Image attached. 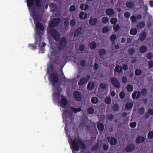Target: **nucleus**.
<instances>
[{
    "label": "nucleus",
    "mask_w": 153,
    "mask_h": 153,
    "mask_svg": "<svg viewBox=\"0 0 153 153\" xmlns=\"http://www.w3.org/2000/svg\"><path fill=\"white\" fill-rule=\"evenodd\" d=\"M108 19L107 17H103L102 19V22L104 24H106L108 21Z\"/></svg>",
    "instance_id": "a18cd8bd"
},
{
    "label": "nucleus",
    "mask_w": 153,
    "mask_h": 153,
    "mask_svg": "<svg viewBox=\"0 0 153 153\" xmlns=\"http://www.w3.org/2000/svg\"><path fill=\"white\" fill-rule=\"evenodd\" d=\"M80 65L82 67H85L86 65V61L84 60H81Z\"/></svg>",
    "instance_id": "e2e57ef3"
},
{
    "label": "nucleus",
    "mask_w": 153,
    "mask_h": 153,
    "mask_svg": "<svg viewBox=\"0 0 153 153\" xmlns=\"http://www.w3.org/2000/svg\"><path fill=\"white\" fill-rule=\"evenodd\" d=\"M71 111L75 113L79 112L81 111V108L80 107L76 108L74 107L73 106H71Z\"/></svg>",
    "instance_id": "5701e85b"
},
{
    "label": "nucleus",
    "mask_w": 153,
    "mask_h": 153,
    "mask_svg": "<svg viewBox=\"0 0 153 153\" xmlns=\"http://www.w3.org/2000/svg\"><path fill=\"white\" fill-rule=\"evenodd\" d=\"M142 95L143 96H145L146 95L147 93V91L145 88H143L142 89L141 91Z\"/></svg>",
    "instance_id": "09e8293b"
},
{
    "label": "nucleus",
    "mask_w": 153,
    "mask_h": 153,
    "mask_svg": "<svg viewBox=\"0 0 153 153\" xmlns=\"http://www.w3.org/2000/svg\"><path fill=\"white\" fill-rule=\"evenodd\" d=\"M148 137L149 139L153 138V131L149 132L148 134Z\"/></svg>",
    "instance_id": "603ef678"
},
{
    "label": "nucleus",
    "mask_w": 153,
    "mask_h": 153,
    "mask_svg": "<svg viewBox=\"0 0 153 153\" xmlns=\"http://www.w3.org/2000/svg\"><path fill=\"white\" fill-rule=\"evenodd\" d=\"M148 65L149 68H153V61L152 60L149 61L148 62Z\"/></svg>",
    "instance_id": "bf43d9fd"
},
{
    "label": "nucleus",
    "mask_w": 153,
    "mask_h": 153,
    "mask_svg": "<svg viewBox=\"0 0 153 153\" xmlns=\"http://www.w3.org/2000/svg\"><path fill=\"white\" fill-rule=\"evenodd\" d=\"M84 12H81L79 14V18L81 19H85L86 18L87 16V14L86 13H85L84 16V18H83V16L84 14Z\"/></svg>",
    "instance_id": "58836bf2"
},
{
    "label": "nucleus",
    "mask_w": 153,
    "mask_h": 153,
    "mask_svg": "<svg viewBox=\"0 0 153 153\" xmlns=\"http://www.w3.org/2000/svg\"><path fill=\"white\" fill-rule=\"evenodd\" d=\"M98 22V20L96 18H91L89 23L91 26H95Z\"/></svg>",
    "instance_id": "6ab92c4d"
},
{
    "label": "nucleus",
    "mask_w": 153,
    "mask_h": 153,
    "mask_svg": "<svg viewBox=\"0 0 153 153\" xmlns=\"http://www.w3.org/2000/svg\"><path fill=\"white\" fill-rule=\"evenodd\" d=\"M106 53V51L104 49H100L98 51L99 55L100 56L105 54Z\"/></svg>",
    "instance_id": "72a5a7b5"
},
{
    "label": "nucleus",
    "mask_w": 153,
    "mask_h": 153,
    "mask_svg": "<svg viewBox=\"0 0 153 153\" xmlns=\"http://www.w3.org/2000/svg\"><path fill=\"white\" fill-rule=\"evenodd\" d=\"M130 34L132 35H135L137 33V30L136 28H132L130 30Z\"/></svg>",
    "instance_id": "e433bc0d"
},
{
    "label": "nucleus",
    "mask_w": 153,
    "mask_h": 153,
    "mask_svg": "<svg viewBox=\"0 0 153 153\" xmlns=\"http://www.w3.org/2000/svg\"><path fill=\"white\" fill-rule=\"evenodd\" d=\"M55 90L53 93V97L58 100V103L61 106V110L62 111L63 123L65 124V131L67 136V99L63 95H61L62 89L59 86H55Z\"/></svg>",
    "instance_id": "f257e3e1"
},
{
    "label": "nucleus",
    "mask_w": 153,
    "mask_h": 153,
    "mask_svg": "<svg viewBox=\"0 0 153 153\" xmlns=\"http://www.w3.org/2000/svg\"><path fill=\"white\" fill-rule=\"evenodd\" d=\"M122 82L124 83H126L128 82V79L126 76H123L122 78Z\"/></svg>",
    "instance_id": "052dcab7"
},
{
    "label": "nucleus",
    "mask_w": 153,
    "mask_h": 153,
    "mask_svg": "<svg viewBox=\"0 0 153 153\" xmlns=\"http://www.w3.org/2000/svg\"><path fill=\"white\" fill-rule=\"evenodd\" d=\"M90 76L89 75H87L84 78H83L80 79L78 83V85L80 86L83 85L87 83L89 80Z\"/></svg>",
    "instance_id": "9d476101"
},
{
    "label": "nucleus",
    "mask_w": 153,
    "mask_h": 153,
    "mask_svg": "<svg viewBox=\"0 0 153 153\" xmlns=\"http://www.w3.org/2000/svg\"><path fill=\"white\" fill-rule=\"evenodd\" d=\"M133 106V103L132 102L127 103L125 105V108L126 110H128L131 109Z\"/></svg>",
    "instance_id": "bb28decb"
},
{
    "label": "nucleus",
    "mask_w": 153,
    "mask_h": 153,
    "mask_svg": "<svg viewBox=\"0 0 153 153\" xmlns=\"http://www.w3.org/2000/svg\"><path fill=\"white\" fill-rule=\"evenodd\" d=\"M135 145L134 144H131L127 145L125 149L127 152H129L133 151L135 149Z\"/></svg>",
    "instance_id": "4468645a"
},
{
    "label": "nucleus",
    "mask_w": 153,
    "mask_h": 153,
    "mask_svg": "<svg viewBox=\"0 0 153 153\" xmlns=\"http://www.w3.org/2000/svg\"><path fill=\"white\" fill-rule=\"evenodd\" d=\"M145 140V138L143 136H139L137 137L136 139V143L139 144L143 143Z\"/></svg>",
    "instance_id": "dca6fc26"
},
{
    "label": "nucleus",
    "mask_w": 153,
    "mask_h": 153,
    "mask_svg": "<svg viewBox=\"0 0 153 153\" xmlns=\"http://www.w3.org/2000/svg\"><path fill=\"white\" fill-rule=\"evenodd\" d=\"M97 128L99 131L101 132L103 131L104 129V126L101 123H98L97 124Z\"/></svg>",
    "instance_id": "b1692460"
},
{
    "label": "nucleus",
    "mask_w": 153,
    "mask_h": 153,
    "mask_svg": "<svg viewBox=\"0 0 153 153\" xmlns=\"http://www.w3.org/2000/svg\"><path fill=\"white\" fill-rule=\"evenodd\" d=\"M126 7L128 8H131L134 6L133 4L131 2H128L126 3Z\"/></svg>",
    "instance_id": "37998d69"
},
{
    "label": "nucleus",
    "mask_w": 153,
    "mask_h": 153,
    "mask_svg": "<svg viewBox=\"0 0 153 153\" xmlns=\"http://www.w3.org/2000/svg\"><path fill=\"white\" fill-rule=\"evenodd\" d=\"M120 29V27L118 24H117L116 25L114 26L113 27V30L116 32H117Z\"/></svg>",
    "instance_id": "c03bdc74"
},
{
    "label": "nucleus",
    "mask_w": 153,
    "mask_h": 153,
    "mask_svg": "<svg viewBox=\"0 0 153 153\" xmlns=\"http://www.w3.org/2000/svg\"><path fill=\"white\" fill-rule=\"evenodd\" d=\"M97 45L96 42H95L93 41L91 42L89 46L91 49H94L96 48Z\"/></svg>",
    "instance_id": "c85d7f7f"
},
{
    "label": "nucleus",
    "mask_w": 153,
    "mask_h": 153,
    "mask_svg": "<svg viewBox=\"0 0 153 153\" xmlns=\"http://www.w3.org/2000/svg\"><path fill=\"white\" fill-rule=\"evenodd\" d=\"M111 99L110 97H106L105 99V103L107 104H109L111 102Z\"/></svg>",
    "instance_id": "a19ab883"
},
{
    "label": "nucleus",
    "mask_w": 153,
    "mask_h": 153,
    "mask_svg": "<svg viewBox=\"0 0 153 153\" xmlns=\"http://www.w3.org/2000/svg\"><path fill=\"white\" fill-rule=\"evenodd\" d=\"M54 65L52 64H51V63H50V66L48 68V71H49V70L51 69L52 72L53 71V70L54 68Z\"/></svg>",
    "instance_id": "5fc2aeb1"
},
{
    "label": "nucleus",
    "mask_w": 153,
    "mask_h": 153,
    "mask_svg": "<svg viewBox=\"0 0 153 153\" xmlns=\"http://www.w3.org/2000/svg\"><path fill=\"white\" fill-rule=\"evenodd\" d=\"M99 147V144H98L97 145H95L93 146L91 148V149L92 150H97Z\"/></svg>",
    "instance_id": "0e129e2a"
},
{
    "label": "nucleus",
    "mask_w": 153,
    "mask_h": 153,
    "mask_svg": "<svg viewBox=\"0 0 153 153\" xmlns=\"http://www.w3.org/2000/svg\"><path fill=\"white\" fill-rule=\"evenodd\" d=\"M73 96L74 99L77 101H80L82 99V96L80 92L75 91L73 93Z\"/></svg>",
    "instance_id": "1a4fd4ad"
},
{
    "label": "nucleus",
    "mask_w": 153,
    "mask_h": 153,
    "mask_svg": "<svg viewBox=\"0 0 153 153\" xmlns=\"http://www.w3.org/2000/svg\"><path fill=\"white\" fill-rule=\"evenodd\" d=\"M35 3L37 7H40L41 6V0H35Z\"/></svg>",
    "instance_id": "8fccbe9b"
},
{
    "label": "nucleus",
    "mask_w": 153,
    "mask_h": 153,
    "mask_svg": "<svg viewBox=\"0 0 153 153\" xmlns=\"http://www.w3.org/2000/svg\"><path fill=\"white\" fill-rule=\"evenodd\" d=\"M115 72H116L118 73H120L122 72H123L122 67L118 65H116L115 67V69L114 71V73Z\"/></svg>",
    "instance_id": "4be33fe9"
},
{
    "label": "nucleus",
    "mask_w": 153,
    "mask_h": 153,
    "mask_svg": "<svg viewBox=\"0 0 153 153\" xmlns=\"http://www.w3.org/2000/svg\"><path fill=\"white\" fill-rule=\"evenodd\" d=\"M72 151H78L79 149V146L82 149H85L86 146L84 142L79 139H76L73 141L70 145Z\"/></svg>",
    "instance_id": "f03ea898"
},
{
    "label": "nucleus",
    "mask_w": 153,
    "mask_h": 153,
    "mask_svg": "<svg viewBox=\"0 0 153 153\" xmlns=\"http://www.w3.org/2000/svg\"><path fill=\"white\" fill-rule=\"evenodd\" d=\"M111 82L113 86L117 88H119L120 87V83L119 80L115 77H112L111 78Z\"/></svg>",
    "instance_id": "0eeeda50"
},
{
    "label": "nucleus",
    "mask_w": 153,
    "mask_h": 153,
    "mask_svg": "<svg viewBox=\"0 0 153 153\" xmlns=\"http://www.w3.org/2000/svg\"><path fill=\"white\" fill-rule=\"evenodd\" d=\"M51 36L54 39L58 41L60 37V35L57 30L55 29H51Z\"/></svg>",
    "instance_id": "423d86ee"
},
{
    "label": "nucleus",
    "mask_w": 153,
    "mask_h": 153,
    "mask_svg": "<svg viewBox=\"0 0 153 153\" xmlns=\"http://www.w3.org/2000/svg\"><path fill=\"white\" fill-rule=\"evenodd\" d=\"M34 0H27V6L28 7L32 6L33 5Z\"/></svg>",
    "instance_id": "473e14b6"
},
{
    "label": "nucleus",
    "mask_w": 153,
    "mask_h": 153,
    "mask_svg": "<svg viewBox=\"0 0 153 153\" xmlns=\"http://www.w3.org/2000/svg\"><path fill=\"white\" fill-rule=\"evenodd\" d=\"M130 126L132 128H135L137 125V123L136 122H131L130 123Z\"/></svg>",
    "instance_id": "13d9d810"
},
{
    "label": "nucleus",
    "mask_w": 153,
    "mask_h": 153,
    "mask_svg": "<svg viewBox=\"0 0 153 153\" xmlns=\"http://www.w3.org/2000/svg\"><path fill=\"white\" fill-rule=\"evenodd\" d=\"M105 13L108 16H113L115 14V11L112 9L111 8H107L106 10Z\"/></svg>",
    "instance_id": "f3484780"
},
{
    "label": "nucleus",
    "mask_w": 153,
    "mask_h": 153,
    "mask_svg": "<svg viewBox=\"0 0 153 153\" xmlns=\"http://www.w3.org/2000/svg\"><path fill=\"white\" fill-rule=\"evenodd\" d=\"M139 51L141 53H144L147 51V47L145 45H142L140 47Z\"/></svg>",
    "instance_id": "393cba45"
},
{
    "label": "nucleus",
    "mask_w": 153,
    "mask_h": 153,
    "mask_svg": "<svg viewBox=\"0 0 153 153\" xmlns=\"http://www.w3.org/2000/svg\"><path fill=\"white\" fill-rule=\"evenodd\" d=\"M122 68L124 71H126L128 69V66L127 64H124L123 65Z\"/></svg>",
    "instance_id": "4d7b16f0"
},
{
    "label": "nucleus",
    "mask_w": 153,
    "mask_h": 153,
    "mask_svg": "<svg viewBox=\"0 0 153 153\" xmlns=\"http://www.w3.org/2000/svg\"><path fill=\"white\" fill-rule=\"evenodd\" d=\"M119 108V105L117 104H114L112 107V109L114 111H118Z\"/></svg>",
    "instance_id": "f704fd0d"
},
{
    "label": "nucleus",
    "mask_w": 153,
    "mask_h": 153,
    "mask_svg": "<svg viewBox=\"0 0 153 153\" xmlns=\"http://www.w3.org/2000/svg\"><path fill=\"white\" fill-rule=\"evenodd\" d=\"M95 84L93 82H89L87 86V89L90 90L94 89V88Z\"/></svg>",
    "instance_id": "aec40b11"
},
{
    "label": "nucleus",
    "mask_w": 153,
    "mask_h": 153,
    "mask_svg": "<svg viewBox=\"0 0 153 153\" xmlns=\"http://www.w3.org/2000/svg\"><path fill=\"white\" fill-rule=\"evenodd\" d=\"M142 71L140 69H137L135 71V74L137 76H140L141 75Z\"/></svg>",
    "instance_id": "79ce46f5"
},
{
    "label": "nucleus",
    "mask_w": 153,
    "mask_h": 153,
    "mask_svg": "<svg viewBox=\"0 0 153 153\" xmlns=\"http://www.w3.org/2000/svg\"><path fill=\"white\" fill-rule=\"evenodd\" d=\"M131 22L133 23H136L137 22V18L135 16H131L130 17Z\"/></svg>",
    "instance_id": "4c0bfd02"
},
{
    "label": "nucleus",
    "mask_w": 153,
    "mask_h": 153,
    "mask_svg": "<svg viewBox=\"0 0 153 153\" xmlns=\"http://www.w3.org/2000/svg\"><path fill=\"white\" fill-rule=\"evenodd\" d=\"M94 111V109L92 107H90L87 109V112L90 114H93Z\"/></svg>",
    "instance_id": "7c9ffc66"
},
{
    "label": "nucleus",
    "mask_w": 153,
    "mask_h": 153,
    "mask_svg": "<svg viewBox=\"0 0 153 153\" xmlns=\"http://www.w3.org/2000/svg\"><path fill=\"white\" fill-rule=\"evenodd\" d=\"M59 51H53L51 52L50 54H48V56L49 57L51 61L53 63V64H59L57 63V61L58 59V57L59 56Z\"/></svg>",
    "instance_id": "7ed1b4c3"
},
{
    "label": "nucleus",
    "mask_w": 153,
    "mask_h": 153,
    "mask_svg": "<svg viewBox=\"0 0 153 153\" xmlns=\"http://www.w3.org/2000/svg\"><path fill=\"white\" fill-rule=\"evenodd\" d=\"M36 27L38 29L41 31H43L44 30V28L41 22H38L35 24Z\"/></svg>",
    "instance_id": "412c9836"
},
{
    "label": "nucleus",
    "mask_w": 153,
    "mask_h": 153,
    "mask_svg": "<svg viewBox=\"0 0 153 153\" xmlns=\"http://www.w3.org/2000/svg\"><path fill=\"white\" fill-rule=\"evenodd\" d=\"M127 90L128 92H131L133 91L134 88L133 86L131 84L127 85L126 87Z\"/></svg>",
    "instance_id": "c756f323"
},
{
    "label": "nucleus",
    "mask_w": 153,
    "mask_h": 153,
    "mask_svg": "<svg viewBox=\"0 0 153 153\" xmlns=\"http://www.w3.org/2000/svg\"><path fill=\"white\" fill-rule=\"evenodd\" d=\"M146 56L148 59L151 60L153 58V55L152 53L149 52L147 54Z\"/></svg>",
    "instance_id": "49530a36"
},
{
    "label": "nucleus",
    "mask_w": 153,
    "mask_h": 153,
    "mask_svg": "<svg viewBox=\"0 0 153 153\" xmlns=\"http://www.w3.org/2000/svg\"><path fill=\"white\" fill-rule=\"evenodd\" d=\"M85 48V46L83 45H82L79 46V49L80 51H83Z\"/></svg>",
    "instance_id": "69168bd1"
},
{
    "label": "nucleus",
    "mask_w": 153,
    "mask_h": 153,
    "mask_svg": "<svg viewBox=\"0 0 153 153\" xmlns=\"http://www.w3.org/2000/svg\"><path fill=\"white\" fill-rule=\"evenodd\" d=\"M145 109L143 107L140 108L139 109V113L141 114L142 115L144 114L145 112Z\"/></svg>",
    "instance_id": "3c124183"
},
{
    "label": "nucleus",
    "mask_w": 153,
    "mask_h": 153,
    "mask_svg": "<svg viewBox=\"0 0 153 153\" xmlns=\"http://www.w3.org/2000/svg\"><path fill=\"white\" fill-rule=\"evenodd\" d=\"M107 139L111 145H115L117 143V140L115 138L111 137V138L108 136L107 137Z\"/></svg>",
    "instance_id": "f8f14e48"
},
{
    "label": "nucleus",
    "mask_w": 153,
    "mask_h": 153,
    "mask_svg": "<svg viewBox=\"0 0 153 153\" xmlns=\"http://www.w3.org/2000/svg\"><path fill=\"white\" fill-rule=\"evenodd\" d=\"M37 35L36 37V44H38L42 39V33L39 30L37 31Z\"/></svg>",
    "instance_id": "2eb2a0df"
},
{
    "label": "nucleus",
    "mask_w": 153,
    "mask_h": 153,
    "mask_svg": "<svg viewBox=\"0 0 153 153\" xmlns=\"http://www.w3.org/2000/svg\"><path fill=\"white\" fill-rule=\"evenodd\" d=\"M109 28L106 26L103 27L102 30V32L104 33L107 32Z\"/></svg>",
    "instance_id": "6e6d98bb"
},
{
    "label": "nucleus",
    "mask_w": 153,
    "mask_h": 153,
    "mask_svg": "<svg viewBox=\"0 0 153 153\" xmlns=\"http://www.w3.org/2000/svg\"><path fill=\"white\" fill-rule=\"evenodd\" d=\"M141 94V92L135 91L132 93L131 95L132 98L134 100L138 99L140 97Z\"/></svg>",
    "instance_id": "ddd939ff"
},
{
    "label": "nucleus",
    "mask_w": 153,
    "mask_h": 153,
    "mask_svg": "<svg viewBox=\"0 0 153 153\" xmlns=\"http://www.w3.org/2000/svg\"><path fill=\"white\" fill-rule=\"evenodd\" d=\"M69 9L70 10L71 12L74 11L76 9L75 6L74 5L71 6Z\"/></svg>",
    "instance_id": "774afa93"
},
{
    "label": "nucleus",
    "mask_w": 153,
    "mask_h": 153,
    "mask_svg": "<svg viewBox=\"0 0 153 153\" xmlns=\"http://www.w3.org/2000/svg\"><path fill=\"white\" fill-rule=\"evenodd\" d=\"M135 50L133 47L129 48L128 50V52L129 54L133 55L135 52Z\"/></svg>",
    "instance_id": "ea45409f"
},
{
    "label": "nucleus",
    "mask_w": 153,
    "mask_h": 153,
    "mask_svg": "<svg viewBox=\"0 0 153 153\" xmlns=\"http://www.w3.org/2000/svg\"><path fill=\"white\" fill-rule=\"evenodd\" d=\"M31 15V16L34 21L35 24L39 22L40 21V18L37 13L36 12L33 11Z\"/></svg>",
    "instance_id": "9b49d317"
},
{
    "label": "nucleus",
    "mask_w": 153,
    "mask_h": 153,
    "mask_svg": "<svg viewBox=\"0 0 153 153\" xmlns=\"http://www.w3.org/2000/svg\"><path fill=\"white\" fill-rule=\"evenodd\" d=\"M118 20L117 18L113 17L111 18L110 22L113 25H115L117 22Z\"/></svg>",
    "instance_id": "2f4dec72"
},
{
    "label": "nucleus",
    "mask_w": 153,
    "mask_h": 153,
    "mask_svg": "<svg viewBox=\"0 0 153 153\" xmlns=\"http://www.w3.org/2000/svg\"><path fill=\"white\" fill-rule=\"evenodd\" d=\"M82 30V28L81 27H79L75 30L74 32V37H75L80 35L81 33V31Z\"/></svg>",
    "instance_id": "a211bd4d"
},
{
    "label": "nucleus",
    "mask_w": 153,
    "mask_h": 153,
    "mask_svg": "<svg viewBox=\"0 0 153 153\" xmlns=\"http://www.w3.org/2000/svg\"><path fill=\"white\" fill-rule=\"evenodd\" d=\"M61 21L59 18H55L53 19L49 23V26L50 28L55 27L58 25Z\"/></svg>",
    "instance_id": "6e6552de"
},
{
    "label": "nucleus",
    "mask_w": 153,
    "mask_h": 153,
    "mask_svg": "<svg viewBox=\"0 0 153 153\" xmlns=\"http://www.w3.org/2000/svg\"><path fill=\"white\" fill-rule=\"evenodd\" d=\"M145 23L143 22H140L138 23L137 25V27L138 29H141L145 27Z\"/></svg>",
    "instance_id": "a878e982"
},
{
    "label": "nucleus",
    "mask_w": 153,
    "mask_h": 153,
    "mask_svg": "<svg viewBox=\"0 0 153 153\" xmlns=\"http://www.w3.org/2000/svg\"><path fill=\"white\" fill-rule=\"evenodd\" d=\"M146 36V33L145 32H143L140 36L139 37V39L141 41H143L145 39Z\"/></svg>",
    "instance_id": "cd10ccee"
},
{
    "label": "nucleus",
    "mask_w": 153,
    "mask_h": 153,
    "mask_svg": "<svg viewBox=\"0 0 153 153\" xmlns=\"http://www.w3.org/2000/svg\"><path fill=\"white\" fill-rule=\"evenodd\" d=\"M102 148L104 150L107 151L109 148V146L107 144H104L103 145Z\"/></svg>",
    "instance_id": "338daca9"
},
{
    "label": "nucleus",
    "mask_w": 153,
    "mask_h": 153,
    "mask_svg": "<svg viewBox=\"0 0 153 153\" xmlns=\"http://www.w3.org/2000/svg\"><path fill=\"white\" fill-rule=\"evenodd\" d=\"M124 16L125 17L128 19L130 16V14L128 12H126L125 13Z\"/></svg>",
    "instance_id": "680f3d73"
},
{
    "label": "nucleus",
    "mask_w": 153,
    "mask_h": 153,
    "mask_svg": "<svg viewBox=\"0 0 153 153\" xmlns=\"http://www.w3.org/2000/svg\"><path fill=\"white\" fill-rule=\"evenodd\" d=\"M119 95L121 99H123L125 97V94L124 92L122 91L120 93Z\"/></svg>",
    "instance_id": "de8ad7c7"
},
{
    "label": "nucleus",
    "mask_w": 153,
    "mask_h": 153,
    "mask_svg": "<svg viewBox=\"0 0 153 153\" xmlns=\"http://www.w3.org/2000/svg\"><path fill=\"white\" fill-rule=\"evenodd\" d=\"M49 80L51 82L53 85L57 83L59 81V78L57 72L51 73L49 77Z\"/></svg>",
    "instance_id": "20e7f679"
},
{
    "label": "nucleus",
    "mask_w": 153,
    "mask_h": 153,
    "mask_svg": "<svg viewBox=\"0 0 153 153\" xmlns=\"http://www.w3.org/2000/svg\"><path fill=\"white\" fill-rule=\"evenodd\" d=\"M117 39L116 35L113 34L110 37V39L111 41L113 42L116 40Z\"/></svg>",
    "instance_id": "864d4df0"
},
{
    "label": "nucleus",
    "mask_w": 153,
    "mask_h": 153,
    "mask_svg": "<svg viewBox=\"0 0 153 153\" xmlns=\"http://www.w3.org/2000/svg\"><path fill=\"white\" fill-rule=\"evenodd\" d=\"M98 101V99L97 97H92L91 99V102L93 104H97Z\"/></svg>",
    "instance_id": "c9c22d12"
},
{
    "label": "nucleus",
    "mask_w": 153,
    "mask_h": 153,
    "mask_svg": "<svg viewBox=\"0 0 153 153\" xmlns=\"http://www.w3.org/2000/svg\"><path fill=\"white\" fill-rule=\"evenodd\" d=\"M67 44V41L65 37H62L59 40L58 44V48L60 51H63Z\"/></svg>",
    "instance_id": "39448f33"
}]
</instances>
